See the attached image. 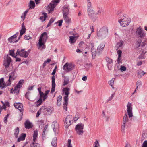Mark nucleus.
Instances as JSON below:
<instances>
[{"mask_svg": "<svg viewBox=\"0 0 147 147\" xmlns=\"http://www.w3.org/2000/svg\"><path fill=\"white\" fill-rule=\"evenodd\" d=\"M136 36L139 39L142 40L143 41L142 42L141 46L144 47L147 44V38H146V32L140 27L138 28L136 30Z\"/></svg>", "mask_w": 147, "mask_h": 147, "instance_id": "f257e3e1", "label": "nucleus"}, {"mask_svg": "<svg viewBox=\"0 0 147 147\" xmlns=\"http://www.w3.org/2000/svg\"><path fill=\"white\" fill-rule=\"evenodd\" d=\"M127 15L125 16L122 15L119 16V18L120 19L118 20V22L120 25L122 27H125L129 25L131 22V19L129 18H127Z\"/></svg>", "mask_w": 147, "mask_h": 147, "instance_id": "f03ea898", "label": "nucleus"}, {"mask_svg": "<svg viewBox=\"0 0 147 147\" xmlns=\"http://www.w3.org/2000/svg\"><path fill=\"white\" fill-rule=\"evenodd\" d=\"M108 32V27L105 26L102 27L97 33V36L99 38H105L107 35Z\"/></svg>", "mask_w": 147, "mask_h": 147, "instance_id": "7ed1b4c3", "label": "nucleus"}, {"mask_svg": "<svg viewBox=\"0 0 147 147\" xmlns=\"http://www.w3.org/2000/svg\"><path fill=\"white\" fill-rule=\"evenodd\" d=\"M48 38L47 34L46 32L43 33L41 35L38 42L39 47H41L42 45L45 44Z\"/></svg>", "mask_w": 147, "mask_h": 147, "instance_id": "20e7f679", "label": "nucleus"}, {"mask_svg": "<svg viewBox=\"0 0 147 147\" xmlns=\"http://www.w3.org/2000/svg\"><path fill=\"white\" fill-rule=\"evenodd\" d=\"M84 124L81 123L78 124L76 126L75 130L79 135H82L83 133Z\"/></svg>", "mask_w": 147, "mask_h": 147, "instance_id": "39448f33", "label": "nucleus"}, {"mask_svg": "<svg viewBox=\"0 0 147 147\" xmlns=\"http://www.w3.org/2000/svg\"><path fill=\"white\" fill-rule=\"evenodd\" d=\"M87 1V7L88 8L87 11L89 16L90 18L93 17L94 14V11L90 8L92 7V3L90 2V0H86Z\"/></svg>", "mask_w": 147, "mask_h": 147, "instance_id": "423d86ee", "label": "nucleus"}, {"mask_svg": "<svg viewBox=\"0 0 147 147\" xmlns=\"http://www.w3.org/2000/svg\"><path fill=\"white\" fill-rule=\"evenodd\" d=\"M74 67V65L71 63H66L63 67V69L66 72H69L73 70Z\"/></svg>", "mask_w": 147, "mask_h": 147, "instance_id": "0eeeda50", "label": "nucleus"}, {"mask_svg": "<svg viewBox=\"0 0 147 147\" xmlns=\"http://www.w3.org/2000/svg\"><path fill=\"white\" fill-rule=\"evenodd\" d=\"M25 49H22L20 50H18L16 53V55H19L22 57L26 58L28 57V54H27L26 51H25Z\"/></svg>", "mask_w": 147, "mask_h": 147, "instance_id": "6e6552de", "label": "nucleus"}, {"mask_svg": "<svg viewBox=\"0 0 147 147\" xmlns=\"http://www.w3.org/2000/svg\"><path fill=\"white\" fill-rule=\"evenodd\" d=\"M59 0H53L52 2L49 5V12L53 11L54 8L59 3Z\"/></svg>", "mask_w": 147, "mask_h": 147, "instance_id": "1a4fd4ad", "label": "nucleus"}, {"mask_svg": "<svg viewBox=\"0 0 147 147\" xmlns=\"http://www.w3.org/2000/svg\"><path fill=\"white\" fill-rule=\"evenodd\" d=\"M72 116L71 115H68L66 117L65 120L64 121L65 124V127L66 128H67L69 127L72 123Z\"/></svg>", "mask_w": 147, "mask_h": 147, "instance_id": "9d476101", "label": "nucleus"}, {"mask_svg": "<svg viewBox=\"0 0 147 147\" xmlns=\"http://www.w3.org/2000/svg\"><path fill=\"white\" fill-rule=\"evenodd\" d=\"M132 105L129 102L127 105V111L129 115V118L132 117L133 116L132 113Z\"/></svg>", "mask_w": 147, "mask_h": 147, "instance_id": "9b49d317", "label": "nucleus"}, {"mask_svg": "<svg viewBox=\"0 0 147 147\" xmlns=\"http://www.w3.org/2000/svg\"><path fill=\"white\" fill-rule=\"evenodd\" d=\"M14 105L16 108L18 109L20 111V112L22 113L21 118L19 120V121H20L22 118V116L23 113V106L22 104L21 103H15L14 104Z\"/></svg>", "mask_w": 147, "mask_h": 147, "instance_id": "f8f14e48", "label": "nucleus"}, {"mask_svg": "<svg viewBox=\"0 0 147 147\" xmlns=\"http://www.w3.org/2000/svg\"><path fill=\"white\" fill-rule=\"evenodd\" d=\"M11 62V58L7 55L6 58L4 61L3 65L5 68H7L9 67Z\"/></svg>", "mask_w": 147, "mask_h": 147, "instance_id": "ddd939ff", "label": "nucleus"}, {"mask_svg": "<svg viewBox=\"0 0 147 147\" xmlns=\"http://www.w3.org/2000/svg\"><path fill=\"white\" fill-rule=\"evenodd\" d=\"M70 88L67 87H65L63 88L62 91L65 94L64 99H68V96L69 94Z\"/></svg>", "mask_w": 147, "mask_h": 147, "instance_id": "4468645a", "label": "nucleus"}, {"mask_svg": "<svg viewBox=\"0 0 147 147\" xmlns=\"http://www.w3.org/2000/svg\"><path fill=\"white\" fill-rule=\"evenodd\" d=\"M63 16L65 15H68L69 13V6L68 5H65L63 7Z\"/></svg>", "mask_w": 147, "mask_h": 147, "instance_id": "2eb2a0df", "label": "nucleus"}, {"mask_svg": "<svg viewBox=\"0 0 147 147\" xmlns=\"http://www.w3.org/2000/svg\"><path fill=\"white\" fill-rule=\"evenodd\" d=\"M41 109H43L45 114L46 115H50L53 111V108H46L42 107Z\"/></svg>", "mask_w": 147, "mask_h": 147, "instance_id": "dca6fc26", "label": "nucleus"}, {"mask_svg": "<svg viewBox=\"0 0 147 147\" xmlns=\"http://www.w3.org/2000/svg\"><path fill=\"white\" fill-rule=\"evenodd\" d=\"M52 87L51 91V93H52L55 91V76L52 77Z\"/></svg>", "mask_w": 147, "mask_h": 147, "instance_id": "f3484780", "label": "nucleus"}, {"mask_svg": "<svg viewBox=\"0 0 147 147\" xmlns=\"http://www.w3.org/2000/svg\"><path fill=\"white\" fill-rule=\"evenodd\" d=\"M25 127L27 129H30L33 127L32 123L30 122L29 120H26L24 123Z\"/></svg>", "mask_w": 147, "mask_h": 147, "instance_id": "a211bd4d", "label": "nucleus"}, {"mask_svg": "<svg viewBox=\"0 0 147 147\" xmlns=\"http://www.w3.org/2000/svg\"><path fill=\"white\" fill-rule=\"evenodd\" d=\"M16 36L14 35L9 37L8 39V41L11 43H16L18 42V40H16Z\"/></svg>", "mask_w": 147, "mask_h": 147, "instance_id": "6ab92c4d", "label": "nucleus"}, {"mask_svg": "<svg viewBox=\"0 0 147 147\" xmlns=\"http://www.w3.org/2000/svg\"><path fill=\"white\" fill-rule=\"evenodd\" d=\"M52 127L54 131L55 132L58 129V123L57 122H53L52 124Z\"/></svg>", "mask_w": 147, "mask_h": 147, "instance_id": "aec40b11", "label": "nucleus"}, {"mask_svg": "<svg viewBox=\"0 0 147 147\" xmlns=\"http://www.w3.org/2000/svg\"><path fill=\"white\" fill-rule=\"evenodd\" d=\"M92 47L91 48V52L92 55V58L93 59L94 58L96 55L97 53L96 49H94V46L92 44Z\"/></svg>", "mask_w": 147, "mask_h": 147, "instance_id": "412c9836", "label": "nucleus"}, {"mask_svg": "<svg viewBox=\"0 0 147 147\" xmlns=\"http://www.w3.org/2000/svg\"><path fill=\"white\" fill-rule=\"evenodd\" d=\"M26 29L25 28L24 23L22 24V29L20 31V36H22L25 32Z\"/></svg>", "mask_w": 147, "mask_h": 147, "instance_id": "4be33fe9", "label": "nucleus"}, {"mask_svg": "<svg viewBox=\"0 0 147 147\" xmlns=\"http://www.w3.org/2000/svg\"><path fill=\"white\" fill-rule=\"evenodd\" d=\"M26 135V134L22 133L21 134V136H20L18 139L17 141L18 142L24 140L25 138Z\"/></svg>", "mask_w": 147, "mask_h": 147, "instance_id": "5701e85b", "label": "nucleus"}, {"mask_svg": "<svg viewBox=\"0 0 147 147\" xmlns=\"http://www.w3.org/2000/svg\"><path fill=\"white\" fill-rule=\"evenodd\" d=\"M142 42V40L140 39L136 41V49H138L139 47L140 46H141L142 47H143L141 46Z\"/></svg>", "mask_w": 147, "mask_h": 147, "instance_id": "b1692460", "label": "nucleus"}, {"mask_svg": "<svg viewBox=\"0 0 147 147\" xmlns=\"http://www.w3.org/2000/svg\"><path fill=\"white\" fill-rule=\"evenodd\" d=\"M105 46V44L104 42L101 43L97 48V51L99 53L100 51L102 50Z\"/></svg>", "mask_w": 147, "mask_h": 147, "instance_id": "393cba45", "label": "nucleus"}, {"mask_svg": "<svg viewBox=\"0 0 147 147\" xmlns=\"http://www.w3.org/2000/svg\"><path fill=\"white\" fill-rule=\"evenodd\" d=\"M68 15H65L63 16L64 20L65 21V22L68 24L71 23V19L67 16Z\"/></svg>", "mask_w": 147, "mask_h": 147, "instance_id": "a878e982", "label": "nucleus"}, {"mask_svg": "<svg viewBox=\"0 0 147 147\" xmlns=\"http://www.w3.org/2000/svg\"><path fill=\"white\" fill-rule=\"evenodd\" d=\"M68 99H64V102L63 103V108L66 111H67V106L68 104Z\"/></svg>", "mask_w": 147, "mask_h": 147, "instance_id": "bb28decb", "label": "nucleus"}, {"mask_svg": "<svg viewBox=\"0 0 147 147\" xmlns=\"http://www.w3.org/2000/svg\"><path fill=\"white\" fill-rule=\"evenodd\" d=\"M63 80L64 81L63 85V86H65L68 84L69 82V77L67 76H64Z\"/></svg>", "mask_w": 147, "mask_h": 147, "instance_id": "cd10ccee", "label": "nucleus"}, {"mask_svg": "<svg viewBox=\"0 0 147 147\" xmlns=\"http://www.w3.org/2000/svg\"><path fill=\"white\" fill-rule=\"evenodd\" d=\"M145 72H144L142 70H140L139 71L138 73V78H140L142 77L145 74Z\"/></svg>", "mask_w": 147, "mask_h": 147, "instance_id": "c85d7f7f", "label": "nucleus"}, {"mask_svg": "<svg viewBox=\"0 0 147 147\" xmlns=\"http://www.w3.org/2000/svg\"><path fill=\"white\" fill-rule=\"evenodd\" d=\"M35 6V3L32 0H30L29 4V9H32L34 8Z\"/></svg>", "mask_w": 147, "mask_h": 147, "instance_id": "c756f323", "label": "nucleus"}, {"mask_svg": "<svg viewBox=\"0 0 147 147\" xmlns=\"http://www.w3.org/2000/svg\"><path fill=\"white\" fill-rule=\"evenodd\" d=\"M57 138L56 137H55L52 140L51 142V144L52 146L54 147H56L57 145Z\"/></svg>", "mask_w": 147, "mask_h": 147, "instance_id": "7c9ffc66", "label": "nucleus"}, {"mask_svg": "<svg viewBox=\"0 0 147 147\" xmlns=\"http://www.w3.org/2000/svg\"><path fill=\"white\" fill-rule=\"evenodd\" d=\"M62 96L61 95H59L58 97L57 102V105L58 106H60L61 104Z\"/></svg>", "mask_w": 147, "mask_h": 147, "instance_id": "2f4dec72", "label": "nucleus"}, {"mask_svg": "<svg viewBox=\"0 0 147 147\" xmlns=\"http://www.w3.org/2000/svg\"><path fill=\"white\" fill-rule=\"evenodd\" d=\"M38 130H36L34 131L33 134V140L34 142H35L38 136Z\"/></svg>", "mask_w": 147, "mask_h": 147, "instance_id": "473e14b6", "label": "nucleus"}, {"mask_svg": "<svg viewBox=\"0 0 147 147\" xmlns=\"http://www.w3.org/2000/svg\"><path fill=\"white\" fill-rule=\"evenodd\" d=\"M4 79L3 78L0 79V87L1 88V89H3L5 86V84L4 83Z\"/></svg>", "mask_w": 147, "mask_h": 147, "instance_id": "72a5a7b5", "label": "nucleus"}, {"mask_svg": "<svg viewBox=\"0 0 147 147\" xmlns=\"http://www.w3.org/2000/svg\"><path fill=\"white\" fill-rule=\"evenodd\" d=\"M19 132V129L18 127H17L14 130V135L16 138H17L18 137V135Z\"/></svg>", "mask_w": 147, "mask_h": 147, "instance_id": "f704fd0d", "label": "nucleus"}, {"mask_svg": "<svg viewBox=\"0 0 147 147\" xmlns=\"http://www.w3.org/2000/svg\"><path fill=\"white\" fill-rule=\"evenodd\" d=\"M98 9L97 13H96L98 15H100L102 12L104 11V10L102 8V7L100 6H99L98 7Z\"/></svg>", "mask_w": 147, "mask_h": 147, "instance_id": "c9c22d12", "label": "nucleus"}, {"mask_svg": "<svg viewBox=\"0 0 147 147\" xmlns=\"http://www.w3.org/2000/svg\"><path fill=\"white\" fill-rule=\"evenodd\" d=\"M128 121V119L127 117V115L125 113L124 115L123 119V122L126 123Z\"/></svg>", "mask_w": 147, "mask_h": 147, "instance_id": "e433bc0d", "label": "nucleus"}, {"mask_svg": "<svg viewBox=\"0 0 147 147\" xmlns=\"http://www.w3.org/2000/svg\"><path fill=\"white\" fill-rule=\"evenodd\" d=\"M31 147H40V145L39 144L35 143L33 141L30 145Z\"/></svg>", "mask_w": 147, "mask_h": 147, "instance_id": "4c0bfd02", "label": "nucleus"}, {"mask_svg": "<svg viewBox=\"0 0 147 147\" xmlns=\"http://www.w3.org/2000/svg\"><path fill=\"white\" fill-rule=\"evenodd\" d=\"M75 36H71L69 37L70 39L69 40V42L71 43H74L75 41Z\"/></svg>", "mask_w": 147, "mask_h": 147, "instance_id": "58836bf2", "label": "nucleus"}, {"mask_svg": "<svg viewBox=\"0 0 147 147\" xmlns=\"http://www.w3.org/2000/svg\"><path fill=\"white\" fill-rule=\"evenodd\" d=\"M115 80V79L112 78L110 81L109 82V84L111 85L113 88H114L113 84Z\"/></svg>", "mask_w": 147, "mask_h": 147, "instance_id": "ea45409f", "label": "nucleus"}, {"mask_svg": "<svg viewBox=\"0 0 147 147\" xmlns=\"http://www.w3.org/2000/svg\"><path fill=\"white\" fill-rule=\"evenodd\" d=\"M44 122V121L43 120H40L38 122V123L39 124H40V125L39 126V128H40L41 126V128L44 125L43 123Z\"/></svg>", "mask_w": 147, "mask_h": 147, "instance_id": "a19ab883", "label": "nucleus"}, {"mask_svg": "<svg viewBox=\"0 0 147 147\" xmlns=\"http://www.w3.org/2000/svg\"><path fill=\"white\" fill-rule=\"evenodd\" d=\"M28 10H26L25 11V12L22 14V15L21 16V18H22V19H23V20L25 19L26 16V14L28 13Z\"/></svg>", "mask_w": 147, "mask_h": 147, "instance_id": "79ce46f5", "label": "nucleus"}, {"mask_svg": "<svg viewBox=\"0 0 147 147\" xmlns=\"http://www.w3.org/2000/svg\"><path fill=\"white\" fill-rule=\"evenodd\" d=\"M123 45V42L121 40L119 42H118L117 43V46L119 48H120Z\"/></svg>", "mask_w": 147, "mask_h": 147, "instance_id": "37998d69", "label": "nucleus"}, {"mask_svg": "<svg viewBox=\"0 0 147 147\" xmlns=\"http://www.w3.org/2000/svg\"><path fill=\"white\" fill-rule=\"evenodd\" d=\"M106 62L107 63V64H111V63H113L112 59L109 58L108 57H106Z\"/></svg>", "mask_w": 147, "mask_h": 147, "instance_id": "c03bdc74", "label": "nucleus"}, {"mask_svg": "<svg viewBox=\"0 0 147 147\" xmlns=\"http://www.w3.org/2000/svg\"><path fill=\"white\" fill-rule=\"evenodd\" d=\"M116 15H117V17L118 19H120V18H119V16H125L126 14H123L121 11H118L116 13Z\"/></svg>", "mask_w": 147, "mask_h": 147, "instance_id": "a18cd8bd", "label": "nucleus"}, {"mask_svg": "<svg viewBox=\"0 0 147 147\" xmlns=\"http://www.w3.org/2000/svg\"><path fill=\"white\" fill-rule=\"evenodd\" d=\"M142 85V83L141 81H138L136 84V88L134 92H135L136 89L138 88V87Z\"/></svg>", "mask_w": 147, "mask_h": 147, "instance_id": "49530a36", "label": "nucleus"}, {"mask_svg": "<svg viewBox=\"0 0 147 147\" xmlns=\"http://www.w3.org/2000/svg\"><path fill=\"white\" fill-rule=\"evenodd\" d=\"M47 127L48 125H46L45 126L44 128L43 132L42 135V136L43 138L45 136V133L47 129Z\"/></svg>", "mask_w": 147, "mask_h": 147, "instance_id": "de8ad7c7", "label": "nucleus"}, {"mask_svg": "<svg viewBox=\"0 0 147 147\" xmlns=\"http://www.w3.org/2000/svg\"><path fill=\"white\" fill-rule=\"evenodd\" d=\"M20 90V89L17 88V87L15 86L13 91L14 93H15L16 94H17L19 93Z\"/></svg>", "mask_w": 147, "mask_h": 147, "instance_id": "09e8293b", "label": "nucleus"}, {"mask_svg": "<svg viewBox=\"0 0 147 147\" xmlns=\"http://www.w3.org/2000/svg\"><path fill=\"white\" fill-rule=\"evenodd\" d=\"M14 50H9V55L10 56H11L13 57H14L15 58H16V56H14Z\"/></svg>", "mask_w": 147, "mask_h": 147, "instance_id": "8fccbe9b", "label": "nucleus"}, {"mask_svg": "<svg viewBox=\"0 0 147 147\" xmlns=\"http://www.w3.org/2000/svg\"><path fill=\"white\" fill-rule=\"evenodd\" d=\"M14 74H15L14 72H11L9 74V79L8 80V81L9 82H10V79H11V78L12 77H15L14 76Z\"/></svg>", "mask_w": 147, "mask_h": 147, "instance_id": "3c124183", "label": "nucleus"}, {"mask_svg": "<svg viewBox=\"0 0 147 147\" xmlns=\"http://www.w3.org/2000/svg\"><path fill=\"white\" fill-rule=\"evenodd\" d=\"M91 66V65L90 63H87L85 65L84 67L86 68L87 70H88Z\"/></svg>", "mask_w": 147, "mask_h": 147, "instance_id": "603ef678", "label": "nucleus"}, {"mask_svg": "<svg viewBox=\"0 0 147 147\" xmlns=\"http://www.w3.org/2000/svg\"><path fill=\"white\" fill-rule=\"evenodd\" d=\"M100 144L98 141L96 140L94 143L93 146L94 147H98V146H99Z\"/></svg>", "mask_w": 147, "mask_h": 147, "instance_id": "864d4df0", "label": "nucleus"}, {"mask_svg": "<svg viewBox=\"0 0 147 147\" xmlns=\"http://www.w3.org/2000/svg\"><path fill=\"white\" fill-rule=\"evenodd\" d=\"M30 92L29 91H28L26 93V94L25 95V97L27 99L29 100H30L29 98V95L30 94Z\"/></svg>", "mask_w": 147, "mask_h": 147, "instance_id": "5fc2aeb1", "label": "nucleus"}, {"mask_svg": "<svg viewBox=\"0 0 147 147\" xmlns=\"http://www.w3.org/2000/svg\"><path fill=\"white\" fill-rule=\"evenodd\" d=\"M47 97V96L46 95H45V94L43 95H42V96H40V98H41L42 99H43V101H45Z\"/></svg>", "mask_w": 147, "mask_h": 147, "instance_id": "6e6d98bb", "label": "nucleus"}, {"mask_svg": "<svg viewBox=\"0 0 147 147\" xmlns=\"http://www.w3.org/2000/svg\"><path fill=\"white\" fill-rule=\"evenodd\" d=\"M67 147H72V145L71 144V140L69 139L68 140Z\"/></svg>", "mask_w": 147, "mask_h": 147, "instance_id": "4d7b16f0", "label": "nucleus"}, {"mask_svg": "<svg viewBox=\"0 0 147 147\" xmlns=\"http://www.w3.org/2000/svg\"><path fill=\"white\" fill-rule=\"evenodd\" d=\"M120 69L121 71L122 72L125 71L126 70V68L124 66H121V67Z\"/></svg>", "mask_w": 147, "mask_h": 147, "instance_id": "13d9d810", "label": "nucleus"}, {"mask_svg": "<svg viewBox=\"0 0 147 147\" xmlns=\"http://www.w3.org/2000/svg\"><path fill=\"white\" fill-rule=\"evenodd\" d=\"M112 64L113 63H111V64H107V66L109 69H111L112 66Z\"/></svg>", "mask_w": 147, "mask_h": 147, "instance_id": "bf43d9fd", "label": "nucleus"}, {"mask_svg": "<svg viewBox=\"0 0 147 147\" xmlns=\"http://www.w3.org/2000/svg\"><path fill=\"white\" fill-rule=\"evenodd\" d=\"M31 37L30 36H27V35H25L24 37V38L25 40H29L31 39Z\"/></svg>", "mask_w": 147, "mask_h": 147, "instance_id": "052dcab7", "label": "nucleus"}, {"mask_svg": "<svg viewBox=\"0 0 147 147\" xmlns=\"http://www.w3.org/2000/svg\"><path fill=\"white\" fill-rule=\"evenodd\" d=\"M63 20H59L58 21V26H62V24L63 22Z\"/></svg>", "mask_w": 147, "mask_h": 147, "instance_id": "680f3d73", "label": "nucleus"}, {"mask_svg": "<svg viewBox=\"0 0 147 147\" xmlns=\"http://www.w3.org/2000/svg\"><path fill=\"white\" fill-rule=\"evenodd\" d=\"M117 53L118 54V56L119 57L121 56V54L122 53V51L121 50H118L117 51Z\"/></svg>", "mask_w": 147, "mask_h": 147, "instance_id": "e2e57ef3", "label": "nucleus"}, {"mask_svg": "<svg viewBox=\"0 0 147 147\" xmlns=\"http://www.w3.org/2000/svg\"><path fill=\"white\" fill-rule=\"evenodd\" d=\"M142 146L147 147V140H145L144 141L142 144Z\"/></svg>", "mask_w": 147, "mask_h": 147, "instance_id": "0e129e2a", "label": "nucleus"}, {"mask_svg": "<svg viewBox=\"0 0 147 147\" xmlns=\"http://www.w3.org/2000/svg\"><path fill=\"white\" fill-rule=\"evenodd\" d=\"M22 85L21 84H18V83L15 86L17 87V88H18L20 89V88L22 87Z\"/></svg>", "mask_w": 147, "mask_h": 147, "instance_id": "69168bd1", "label": "nucleus"}, {"mask_svg": "<svg viewBox=\"0 0 147 147\" xmlns=\"http://www.w3.org/2000/svg\"><path fill=\"white\" fill-rule=\"evenodd\" d=\"M138 58L140 59H142L144 58V55H142V54H141L138 57Z\"/></svg>", "mask_w": 147, "mask_h": 147, "instance_id": "338daca9", "label": "nucleus"}, {"mask_svg": "<svg viewBox=\"0 0 147 147\" xmlns=\"http://www.w3.org/2000/svg\"><path fill=\"white\" fill-rule=\"evenodd\" d=\"M24 83V80L23 79H21L20 80L19 82L18 83V84H21L22 85Z\"/></svg>", "mask_w": 147, "mask_h": 147, "instance_id": "774afa93", "label": "nucleus"}]
</instances>
